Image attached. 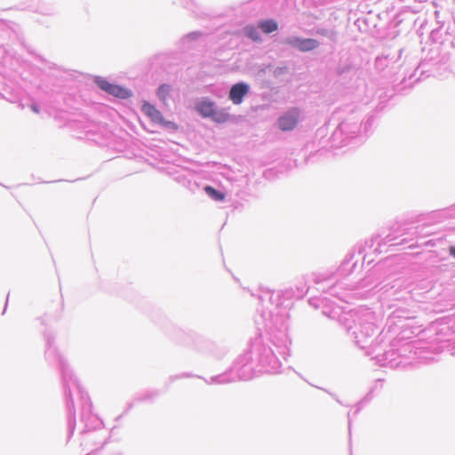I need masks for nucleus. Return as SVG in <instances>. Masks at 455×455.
I'll return each instance as SVG.
<instances>
[{
    "instance_id": "obj_12",
    "label": "nucleus",
    "mask_w": 455,
    "mask_h": 455,
    "mask_svg": "<svg viewBox=\"0 0 455 455\" xmlns=\"http://www.w3.org/2000/svg\"><path fill=\"white\" fill-rule=\"evenodd\" d=\"M450 254L455 258V246H451L449 249Z\"/></svg>"
},
{
    "instance_id": "obj_4",
    "label": "nucleus",
    "mask_w": 455,
    "mask_h": 455,
    "mask_svg": "<svg viewBox=\"0 0 455 455\" xmlns=\"http://www.w3.org/2000/svg\"><path fill=\"white\" fill-rule=\"evenodd\" d=\"M249 92V86L244 83H237L234 84L229 92V100L235 105H240L243 102V99Z\"/></svg>"
},
{
    "instance_id": "obj_10",
    "label": "nucleus",
    "mask_w": 455,
    "mask_h": 455,
    "mask_svg": "<svg viewBox=\"0 0 455 455\" xmlns=\"http://www.w3.org/2000/svg\"><path fill=\"white\" fill-rule=\"evenodd\" d=\"M211 118L216 123H225L229 119V115L225 109L217 110L215 108Z\"/></svg>"
},
{
    "instance_id": "obj_9",
    "label": "nucleus",
    "mask_w": 455,
    "mask_h": 455,
    "mask_svg": "<svg viewBox=\"0 0 455 455\" xmlns=\"http://www.w3.org/2000/svg\"><path fill=\"white\" fill-rule=\"evenodd\" d=\"M172 92V86L169 84H162L158 90H157V96L160 100H162L164 104L166 103V100L168 97L170 96Z\"/></svg>"
},
{
    "instance_id": "obj_13",
    "label": "nucleus",
    "mask_w": 455,
    "mask_h": 455,
    "mask_svg": "<svg viewBox=\"0 0 455 455\" xmlns=\"http://www.w3.org/2000/svg\"><path fill=\"white\" fill-rule=\"evenodd\" d=\"M31 109L36 114L39 113V108L36 105H32Z\"/></svg>"
},
{
    "instance_id": "obj_6",
    "label": "nucleus",
    "mask_w": 455,
    "mask_h": 455,
    "mask_svg": "<svg viewBox=\"0 0 455 455\" xmlns=\"http://www.w3.org/2000/svg\"><path fill=\"white\" fill-rule=\"evenodd\" d=\"M196 109L204 117H211L213 115L215 109V104L213 101L204 100L198 102L196 106Z\"/></svg>"
},
{
    "instance_id": "obj_11",
    "label": "nucleus",
    "mask_w": 455,
    "mask_h": 455,
    "mask_svg": "<svg viewBox=\"0 0 455 455\" xmlns=\"http://www.w3.org/2000/svg\"><path fill=\"white\" fill-rule=\"evenodd\" d=\"M246 34L249 37H251L252 40L257 41L259 40V35L257 29L253 27H248L246 28Z\"/></svg>"
},
{
    "instance_id": "obj_1",
    "label": "nucleus",
    "mask_w": 455,
    "mask_h": 455,
    "mask_svg": "<svg viewBox=\"0 0 455 455\" xmlns=\"http://www.w3.org/2000/svg\"><path fill=\"white\" fill-rule=\"evenodd\" d=\"M94 83L105 92L108 93L116 98L120 99H128L132 96V92L118 84H112L108 81L106 78L101 76H97L94 78Z\"/></svg>"
},
{
    "instance_id": "obj_5",
    "label": "nucleus",
    "mask_w": 455,
    "mask_h": 455,
    "mask_svg": "<svg viewBox=\"0 0 455 455\" xmlns=\"http://www.w3.org/2000/svg\"><path fill=\"white\" fill-rule=\"evenodd\" d=\"M143 113L150 118V120L156 124H165L162 113L152 104L144 102L141 108Z\"/></svg>"
},
{
    "instance_id": "obj_3",
    "label": "nucleus",
    "mask_w": 455,
    "mask_h": 455,
    "mask_svg": "<svg viewBox=\"0 0 455 455\" xmlns=\"http://www.w3.org/2000/svg\"><path fill=\"white\" fill-rule=\"evenodd\" d=\"M299 113L297 109H291L279 118L278 124L282 131H291L295 128L299 121Z\"/></svg>"
},
{
    "instance_id": "obj_2",
    "label": "nucleus",
    "mask_w": 455,
    "mask_h": 455,
    "mask_svg": "<svg viewBox=\"0 0 455 455\" xmlns=\"http://www.w3.org/2000/svg\"><path fill=\"white\" fill-rule=\"evenodd\" d=\"M285 43L303 52L313 51L320 44L316 39L301 37L287 38Z\"/></svg>"
},
{
    "instance_id": "obj_7",
    "label": "nucleus",
    "mask_w": 455,
    "mask_h": 455,
    "mask_svg": "<svg viewBox=\"0 0 455 455\" xmlns=\"http://www.w3.org/2000/svg\"><path fill=\"white\" fill-rule=\"evenodd\" d=\"M259 28L265 34H270L278 29V23L274 20H260L259 22Z\"/></svg>"
},
{
    "instance_id": "obj_8",
    "label": "nucleus",
    "mask_w": 455,
    "mask_h": 455,
    "mask_svg": "<svg viewBox=\"0 0 455 455\" xmlns=\"http://www.w3.org/2000/svg\"><path fill=\"white\" fill-rule=\"evenodd\" d=\"M204 191L211 198H212L215 201L221 202L225 200V194L216 190L214 188L211 186H206L204 188Z\"/></svg>"
}]
</instances>
